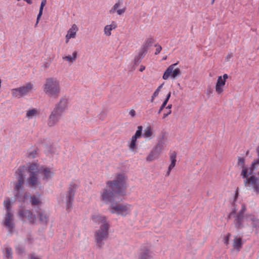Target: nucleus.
<instances>
[{
	"instance_id": "680f3d73",
	"label": "nucleus",
	"mask_w": 259,
	"mask_h": 259,
	"mask_svg": "<svg viewBox=\"0 0 259 259\" xmlns=\"http://www.w3.org/2000/svg\"><path fill=\"white\" fill-rule=\"evenodd\" d=\"M258 175H259V172H258Z\"/></svg>"
},
{
	"instance_id": "f257e3e1",
	"label": "nucleus",
	"mask_w": 259,
	"mask_h": 259,
	"mask_svg": "<svg viewBox=\"0 0 259 259\" xmlns=\"http://www.w3.org/2000/svg\"><path fill=\"white\" fill-rule=\"evenodd\" d=\"M126 187L124 176L118 175L116 180L108 182L107 187L101 192V201L110 206L115 204L117 194L124 195Z\"/></svg>"
},
{
	"instance_id": "aec40b11",
	"label": "nucleus",
	"mask_w": 259,
	"mask_h": 259,
	"mask_svg": "<svg viewBox=\"0 0 259 259\" xmlns=\"http://www.w3.org/2000/svg\"><path fill=\"white\" fill-rule=\"evenodd\" d=\"M92 220L94 222L101 225H104L105 223H108L106 217L98 212L94 213L92 214Z\"/></svg>"
},
{
	"instance_id": "f8f14e48",
	"label": "nucleus",
	"mask_w": 259,
	"mask_h": 259,
	"mask_svg": "<svg viewBox=\"0 0 259 259\" xmlns=\"http://www.w3.org/2000/svg\"><path fill=\"white\" fill-rule=\"evenodd\" d=\"M78 187V185L74 183H71L69 188L68 194L66 197V209H69L73 201L75 191Z\"/></svg>"
},
{
	"instance_id": "39448f33",
	"label": "nucleus",
	"mask_w": 259,
	"mask_h": 259,
	"mask_svg": "<svg viewBox=\"0 0 259 259\" xmlns=\"http://www.w3.org/2000/svg\"><path fill=\"white\" fill-rule=\"evenodd\" d=\"M29 178L28 180V184L32 187L36 188L40 185L39 175L38 166L36 163L30 164L28 167Z\"/></svg>"
},
{
	"instance_id": "423d86ee",
	"label": "nucleus",
	"mask_w": 259,
	"mask_h": 259,
	"mask_svg": "<svg viewBox=\"0 0 259 259\" xmlns=\"http://www.w3.org/2000/svg\"><path fill=\"white\" fill-rule=\"evenodd\" d=\"M110 211L112 213H116L122 217L130 215L133 206L129 204H112L110 206Z\"/></svg>"
},
{
	"instance_id": "72a5a7b5",
	"label": "nucleus",
	"mask_w": 259,
	"mask_h": 259,
	"mask_svg": "<svg viewBox=\"0 0 259 259\" xmlns=\"http://www.w3.org/2000/svg\"><path fill=\"white\" fill-rule=\"evenodd\" d=\"M12 202L9 198H7L4 202V207L6 210V212H11V205Z\"/></svg>"
},
{
	"instance_id": "58836bf2",
	"label": "nucleus",
	"mask_w": 259,
	"mask_h": 259,
	"mask_svg": "<svg viewBox=\"0 0 259 259\" xmlns=\"http://www.w3.org/2000/svg\"><path fill=\"white\" fill-rule=\"evenodd\" d=\"M46 4H47V0H42V1L41 2L40 7L39 8V12H43L44 8L46 6Z\"/></svg>"
},
{
	"instance_id": "de8ad7c7",
	"label": "nucleus",
	"mask_w": 259,
	"mask_h": 259,
	"mask_svg": "<svg viewBox=\"0 0 259 259\" xmlns=\"http://www.w3.org/2000/svg\"><path fill=\"white\" fill-rule=\"evenodd\" d=\"M233 55L232 53L229 54L226 57V60L227 61H230V60L233 57Z\"/></svg>"
},
{
	"instance_id": "a211bd4d",
	"label": "nucleus",
	"mask_w": 259,
	"mask_h": 259,
	"mask_svg": "<svg viewBox=\"0 0 259 259\" xmlns=\"http://www.w3.org/2000/svg\"><path fill=\"white\" fill-rule=\"evenodd\" d=\"M78 30V28L76 24H74L71 26V27L68 30L65 36V42L66 44L69 42L70 39L75 38L76 37Z\"/></svg>"
},
{
	"instance_id": "4d7b16f0",
	"label": "nucleus",
	"mask_w": 259,
	"mask_h": 259,
	"mask_svg": "<svg viewBox=\"0 0 259 259\" xmlns=\"http://www.w3.org/2000/svg\"><path fill=\"white\" fill-rule=\"evenodd\" d=\"M171 169H169V167H168V171L167 172V175L168 176L171 171Z\"/></svg>"
},
{
	"instance_id": "9b49d317",
	"label": "nucleus",
	"mask_w": 259,
	"mask_h": 259,
	"mask_svg": "<svg viewBox=\"0 0 259 259\" xmlns=\"http://www.w3.org/2000/svg\"><path fill=\"white\" fill-rule=\"evenodd\" d=\"M142 129V126H139L135 134L128 141V147L131 151L134 152L137 149V139L141 137Z\"/></svg>"
},
{
	"instance_id": "4468645a",
	"label": "nucleus",
	"mask_w": 259,
	"mask_h": 259,
	"mask_svg": "<svg viewBox=\"0 0 259 259\" xmlns=\"http://www.w3.org/2000/svg\"><path fill=\"white\" fill-rule=\"evenodd\" d=\"M19 216L24 221L33 224L35 222L36 218L35 215L29 210L21 209L19 212Z\"/></svg>"
},
{
	"instance_id": "a18cd8bd",
	"label": "nucleus",
	"mask_w": 259,
	"mask_h": 259,
	"mask_svg": "<svg viewBox=\"0 0 259 259\" xmlns=\"http://www.w3.org/2000/svg\"><path fill=\"white\" fill-rule=\"evenodd\" d=\"M156 52L155 53V54L157 55V54H159L160 52V51L162 50V48L159 45H156Z\"/></svg>"
},
{
	"instance_id": "2f4dec72",
	"label": "nucleus",
	"mask_w": 259,
	"mask_h": 259,
	"mask_svg": "<svg viewBox=\"0 0 259 259\" xmlns=\"http://www.w3.org/2000/svg\"><path fill=\"white\" fill-rule=\"evenodd\" d=\"M147 50L145 49L142 48L141 50L139 53V55L137 57L135 58V62L137 63H139L141 61V59L144 57L145 55Z\"/></svg>"
},
{
	"instance_id": "7c9ffc66",
	"label": "nucleus",
	"mask_w": 259,
	"mask_h": 259,
	"mask_svg": "<svg viewBox=\"0 0 259 259\" xmlns=\"http://www.w3.org/2000/svg\"><path fill=\"white\" fill-rule=\"evenodd\" d=\"M177 154L175 152H173L170 156V164L169 166V169H172L176 165Z\"/></svg>"
},
{
	"instance_id": "bb28decb",
	"label": "nucleus",
	"mask_w": 259,
	"mask_h": 259,
	"mask_svg": "<svg viewBox=\"0 0 259 259\" xmlns=\"http://www.w3.org/2000/svg\"><path fill=\"white\" fill-rule=\"evenodd\" d=\"M152 254L148 250H144L141 253L139 259H152Z\"/></svg>"
},
{
	"instance_id": "8fccbe9b",
	"label": "nucleus",
	"mask_w": 259,
	"mask_h": 259,
	"mask_svg": "<svg viewBox=\"0 0 259 259\" xmlns=\"http://www.w3.org/2000/svg\"><path fill=\"white\" fill-rule=\"evenodd\" d=\"M237 209L234 207L233 210L230 213L229 217H231L236 213Z\"/></svg>"
},
{
	"instance_id": "c756f323",
	"label": "nucleus",
	"mask_w": 259,
	"mask_h": 259,
	"mask_svg": "<svg viewBox=\"0 0 259 259\" xmlns=\"http://www.w3.org/2000/svg\"><path fill=\"white\" fill-rule=\"evenodd\" d=\"M154 39L152 37H149L145 40L144 44L143 45L142 48L148 50L149 48L152 45Z\"/></svg>"
},
{
	"instance_id": "9d476101",
	"label": "nucleus",
	"mask_w": 259,
	"mask_h": 259,
	"mask_svg": "<svg viewBox=\"0 0 259 259\" xmlns=\"http://www.w3.org/2000/svg\"><path fill=\"white\" fill-rule=\"evenodd\" d=\"M178 63L170 65L168 67L164 72L162 78L164 80L167 79L169 77L175 79L181 74L180 70L179 68H176L175 66Z\"/></svg>"
},
{
	"instance_id": "e433bc0d",
	"label": "nucleus",
	"mask_w": 259,
	"mask_h": 259,
	"mask_svg": "<svg viewBox=\"0 0 259 259\" xmlns=\"http://www.w3.org/2000/svg\"><path fill=\"white\" fill-rule=\"evenodd\" d=\"M37 155V151L35 149L30 150L28 153V156L30 158H33Z\"/></svg>"
},
{
	"instance_id": "c9c22d12",
	"label": "nucleus",
	"mask_w": 259,
	"mask_h": 259,
	"mask_svg": "<svg viewBox=\"0 0 259 259\" xmlns=\"http://www.w3.org/2000/svg\"><path fill=\"white\" fill-rule=\"evenodd\" d=\"M39 220L42 223L46 224L48 222V216L47 215V214L40 213L39 214Z\"/></svg>"
},
{
	"instance_id": "cd10ccee",
	"label": "nucleus",
	"mask_w": 259,
	"mask_h": 259,
	"mask_svg": "<svg viewBox=\"0 0 259 259\" xmlns=\"http://www.w3.org/2000/svg\"><path fill=\"white\" fill-rule=\"evenodd\" d=\"M158 156L159 155L154 150H153L146 157V160L148 162H151L157 159Z\"/></svg>"
},
{
	"instance_id": "5fc2aeb1",
	"label": "nucleus",
	"mask_w": 259,
	"mask_h": 259,
	"mask_svg": "<svg viewBox=\"0 0 259 259\" xmlns=\"http://www.w3.org/2000/svg\"><path fill=\"white\" fill-rule=\"evenodd\" d=\"M145 67L143 66H141L140 68V71L142 72L144 70H145Z\"/></svg>"
},
{
	"instance_id": "c03bdc74",
	"label": "nucleus",
	"mask_w": 259,
	"mask_h": 259,
	"mask_svg": "<svg viewBox=\"0 0 259 259\" xmlns=\"http://www.w3.org/2000/svg\"><path fill=\"white\" fill-rule=\"evenodd\" d=\"M121 4V2L120 1H118L116 3L114 4V5L113 6V7H114L116 9H120L119 7Z\"/></svg>"
},
{
	"instance_id": "3c124183",
	"label": "nucleus",
	"mask_w": 259,
	"mask_h": 259,
	"mask_svg": "<svg viewBox=\"0 0 259 259\" xmlns=\"http://www.w3.org/2000/svg\"><path fill=\"white\" fill-rule=\"evenodd\" d=\"M230 237V235L229 234H228L227 235L225 241V243L226 244H228L229 243V240Z\"/></svg>"
},
{
	"instance_id": "49530a36",
	"label": "nucleus",
	"mask_w": 259,
	"mask_h": 259,
	"mask_svg": "<svg viewBox=\"0 0 259 259\" xmlns=\"http://www.w3.org/2000/svg\"><path fill=\"white\" fill-rule=\"evenodd\" d=\"M42 15V12H39L38 14L37 17L36 23L35 25H36L37 24V23H38L40 17H41Z\"/></svg>"
},
{
	"instance_id": "6e6552de",
	"label": "nucleus",
	"mask_w": 259,
	"mask_h": 259,
	"mask_svg": "<svg viewBox=\"0 0 259 259\" xmlns=\"http://www.w3.org/2000/svg\"><path fill=\"white\" fill-rule=\"evenodd\" d=\"M34 85L30 82L11 90V94L13 97L19 98L28 95L34 90Z\"/></svg>"
},
{
	"instance_id": "37998d69",
	"label": "nucleus",
	"mask_w": 259,
	"mask_h": 259,
	"mask_svg": "<svg viewBox=\"0 0 259 259\" xmlns=\"http://www.w3.org/2000/svg\"><path fill=\"white\" fill-rule=\"evenodd\" d=\"M167 102L164 101L162 103V104L161 105V107H160V109H159V111H158V114H160L161 111H162V110L164 109V108L165 107L166 104H167Z\"/></svg>"
},
{
	"instance_id": "f704fd0d",
	"label": "nucleus",
	"mask_w": 259,
	"mask_h": 259,
	"mask_svg": "<svg viewBox=\"0 0 259 259\" xmlns=\"http://www.w3.org/2000/svg\"><path fill=\"white\" fill-rule=\"evenodd\" d=\"M164 145L162 143H158L153 149L159 155L163 149Z\"/></svg>"
},
{
	"instance_id": "09e8293b",
	"label": "nucleus",
	"mask_w": 259,
	"mask_h": 259,
	"mask_svg": "<svg viewBox=\"0 0 259 259\" xmlns=\"http://www.w3.org/2000/svg\"><path fill=\"white\" fill-rule=\"evenodd\" d=\"M129 114L132 117H134L136 115V112L134 109H132L130 110Z\"/></svg>"
},
{
	"instance_id": "f3484780",
	"label": "nucleus",
	"mask_w": 259,
	"mask_h": 259,
	"mask_svg": "<svg viewBox=\"0 0 259 259\" xmlns=\"http://www.w3.org/2000/svg\"><path fill=\"white\" fill-rule=\"evenodd\" d=\"M67 100L65 98H61L53 111L61 116L65 111L67 107Z\"/></svg>"
},
{
	"instance_id": "5701e85b",
	"label": "nucleus",
	"mask_w": 259,
	"mask_h": 259,
	"mask_svg": "<svg viewBox=\"0 0 259 259\" xmlns=\"http://www.w3.org/2000/svg\"><path fill=\"white\" fill-rule=\"evenodd\" d=\"M143 136L146 139L149 140L151 139L154 137L152 128L150 126L147 127L144 131Z\"/></svg>"
},
{
	"instance_id": "a878e982",
	"label": "nucleus",
	"mask_w": 259,
	"mask_h": 259,
	"mask_svg": "<svg viewBox=\"0 0 259 259\" xmlns=\"http://www.w3.org/2000/svg\"><path fill=\"white\" fill-rule=\"evenodd\" d=\"M126 11V8L123 7L121 8V9H116L114 7L112 6V7L110 9V10L109 11V13L110 14H113L115 12H116L117 14L118 15H123Z\"/></svg>"
},
{
	"instance_id": "f03ea898",
	"label": "nucleus",
	"mask_w": 259,
	"mask_h": 259,
	"mask_svg": "<svg viewBox=\"0 0 259 259\" xmlns=\"http://www.w3.org/2000/svg\"><path fill=\"white\" fill-rule=\"evenodd\" d=\"M241 210L235 217L234 225L237 229L245 228L249 232H252L259 227L258 220L253 215H244L245 207L241 204Z\"/></svg>"
},
{
	"instance_id": "ddd939ff",
	"label": "nucleus",
	"mask_w": 259,
	"mask_h": 259,
	"mask_svg": "<svg viewBox=\"0 0 259 259\" xmlns=\"http://www.w3.org/2000/svg\"><path fill=\"white\" fill-rule=\"evenodd\" d=\"M3 224L10 233L13 232L15 228V224L14 215L11 212H6L4 218Z\"/></svg>"
},
{
	"instance_id": "b1692460",
	"label": "nucleus",
	"mask_w": 259,
	"mask_h": 259,
	"mask_svg": "<svg viewBox=\"0 0 259 259\" xmlns=\"http://www.w3.org/2000/svg\"><path fill=\"white\" fill-rule=\"evenodd\" d=\"M77 57V52L74 51L72 53V55H66L63 57V60L66 61L69 63H72L74 62Z\"/></svg>"
},
{
	"instance_id": "1a4fd4ad",
	"label": "nucleus",
	"mask_w": 259,
	"mask_h": 259,
	"mask_svg": "<svg viewBox=\"0 0 259 259\" xmlns=\"http://www.w3.org/2000/svg\"><path fill=\"white\" fill-rule=\"evenodd\" d=\"M15 175L18 181L15 186V190L16 191L15 194V198L16 199H18L19 197L20 191L22 190L25 178V176L23 172V170L21 167H19L16 171Z\"/></svg>"
},
{
	"instance_id": "bf43d9fd",
	"label": "nucleus",
	"mask_w": 259,
	"mask_h": 259,
	"mask_svg": "<svg viewBox=\"0 0 259 259\" xmlns=\"http://www.w3.org/2000/svg\"><path fill=\"white\" fill-rule=\"evenodd\" d=\"M166 59V57H164L163 59L165 60Z\"/></svg>"
},
{
	"instance_id": "864d4df0",
	"label": "nucleus",
	"mask_w": 259,
	"mask_h": 259,
	"mask_svg": "<svg viewBox=\"0 0 259 259\" xmlns=\"http://www.w3.org/2000/svg\"><path fill=\"white\" fill-rule=\"evenodd\" d=\"M257 153H258V159L255 162H254L253 163H255V165L256 164H259V147H258V148L257 150Z\"/></svg>"
},
{
	"instance_id": "0eeeda50",
	"label": "nucleus",
	"mask_w": 259,
	"mask_h": 259,
	"mask_svg": "<svg viewBox=\"0 0 259 259\" xmlns=\"http://www.w3.org/2000/svg\"><path fill=\"white\" fill-rule=\"evenodd\" d=\"M109 228L108 223L100 225V228L96 231L95 235L97 245L101 247L104 244V241L108 237V231Z\"/></svg>"
},
{
	"instance_id": "4c0bfd02",
	"label": "nucleus",
	"mask_w": 259,
	"mask_h": 259,
	"mask_svg": "<svg viewBox=\"0 0 259 259\" xmlns=\"http://www.w3.org/2000/svg\"><path fill=\"white\" fill-rule=\"evenodd\" d=\"M171 107H172L171 104L168 105L166 107V109H168V111L167 113L163 114V118H165L166 117H167L168 115H169L171 113V111L170 109H171Z\"/></svg>"
},
{
	"instance_id": "20e7f679",
	"label": "nucleus",
	"mask_w": 259,
	"mask_h": 259,
	"mask_svg": "<svg viewBox=\"0 0 259 259\" xmlns=\"http://www.w3.org/2000/svg\"><path fill=\"white\" fill-rule=\"evenodd\" d=\"M43 91L48 96L57 98L60 92L59 81L54 77L47 78L43 85Z\"/></svg>"
},
{
	"instance_id": "4be33fe9",
	"label": "nucleus",
	"mask_w": 259,
	"mask_h": 259,
	"mask_svg": "<svg viewBox=\"0 0 259 259\" xmlns=\"http://www.w3.org/2000/svg\"><path fill=\"white\" fill-rule=\"evenodd\" d=\"M39 114V111L37 109H30L26 112V117L28 119H30L36 117Z\"/></svg>"
},
{
	"instance_id": "2eb2a0df",
	"label": "nucleus",
	"mask_w": 259,
	"mask_h": 259,
	"mask_svg": "<svg viewBox=\"0 0 259 259\" xmlns=\"http://www.w3.org/2000/svg\"><path fill=\"white\" fill-rule=\"evenodd\" d=\"M228 78V75L227 74H224L223 76L218 77L215 87V92L217 94H221L223 93L226 80Z\"/></svg>"
},
{
	"instance_id": "412c9836",
	"label": "nucleus",
	"mask_w": 259,
	"mask_h": 259,
	"mask_svg": "<svg viewBox=\"0 0 259 259\" xmlns=\"http://www.w3.org/2000/svg\"><path fill=\"white\" fill-rule=\"evenodd\" d=\"M117 27V23L112 21L110 24L106 25L103 29L104 34L106 36H110L111 35V31Z\"/></svg>"
},
{
	"instance_id": "a19ab883",
	"label": "nucleus",
	"mask_w": 259,
	"mask_h": 259,
	"mask_svg": "<svg viewBox=\"0 0 259 259\" xmlns=\"http://www.w3.org/2000/svg\"><path fill=\"white\" fill-rule=\"evenodd\" d=\"M29 259H41V258L38 255L35 254H31L28 257Z\"/></svg>"
},
{
	"instance_id": "6ab92c4d",
	"label": "nucleus",
	"mask_w": 259,
	"mask_h": 259,
	"mask_svg": "<svg viewBox=\"0 0 259 259\" xmlns=\"http://www.w3.org/2000/svg\"><path fill=\"white\" fill-rule=\"evenodd\" d=\"M61 115L52 111L48 120V124L49 126H55L59 122Z\"/></svg>"
},
{
	"instance_id": "7ed1b4c3",
	"label": "nucleus",
	"mask_w": 259,
	"mask_h": 259,
	"mask_svg": "<svg viewBox=\"0 0 259 259\" xmlns=\"http://www.w3.org/2000/svg\"><path fill=\"white\" fill-rule=\"evenodd\" d=\"M255 168V163H252L251 166L248 168L243 167L242 170L241 176L245 179L244 183L245 187L248 190H252L256 194H259V181L257 178L254 176H251Z\"/></svg>"
},
{
	"instance_id": "dca6fc26",
	"label": "nucleus",
	"mask_w": 259,
	"mask_h": 259,
	"mask_svg": "<svg viewBox=\"0 0 259 259\" xmlns=\"http://www.w3.org/2000/svg\"><path fill=\"white\" fill-rule=\"evenodd\" d=\"M37 166H38L39 175L40 177H42L44 180L47 181L52 178L54 172L51 168L41 166L38 164Z\"/></svg>"
},
{
	"instance_id": "6e6d98bb",
	"label": "nucleus",
	"mask_w": 259,
	"mask_h": 259,
	"mask_svg": "<svg viewBox=\"0 0 259 259\" xmlns=\"http://www.w3.org/2000/svg\"><path fill=\"white\" fill-rule=\"evenodd\" d=\"M157 96H154V94H153L152 97H151V102H153L154 100V98L155 97H156Z\"/></svg>"
},
{
	"instance_id": "ea45409f",
	"label": "nucleus",
	"mask_w": 259,
	"mask_h": 259,
	"mask_svg": "<svg viewBox=\"0 0 259 259\" xmlns=\"http://www.w3.org/2000/svg\"><path fill=\"white\" fill-rule=\"evenodd\" d=\"M163 84H161L160 85H159L157 89L156 90V91L154 93V96H158L161 89L162 88Z\"/></svg>"
},
{
	"instance_id": "c85d7f7f",
	"label": "nucleus",
	"mask_w": 259,
	"mask_h": 259,
	"mask_svg": "<svg viewBox=\"0 0 259 259\" xmlns=\"http://www.w3.org/2000/svg\"><path fill=\"white\" fill-rule=\"evenodd\" d=\"M242 243V240L241 238H239L236 237L233 241V247L235 249H237V250H239V249L241 247Z\"/></svg>"
},
{
	"instance_id": "393cba45",
	"label": "nucleus",
	"mask_w": 259,
	"mask_h": 259,
	"mask_svg": "<svg viewBox=\"0 0 259 259\" xmlns=\"http://www.w3.org/2000/svg\"><path fill=\"white\" fill-rule=\"evenodd\" d=\"M30 202L33 205H39L42 203L40 195L33 196L30 198Z\"/></svg>"
},
{
	"instance_id": "603ef678",
	"label": "nucleus",
	"mask_w": 259,
	"mask_h": 259,
	"mask_svg": "<svg viewBox=\"0 0 259 259\" xmlns=\"http://www.w3.org/2000/svg\"><path fill=\"white\" fill-rule=\"evenodd\" d=\"M170 95H171V93L170 92H169L168 94H167V96H166V99H165V100L164 101L166 102H168L170 97Z\"/></svg>"
},
{
	"instance_id": "052dcab7",
	"label": "nucleus",
	"mask_w": 259,
	"mask_h": 259,
	"mask_svg": "<svg viewBox=\"0 0 259 259\" xmlns=\"http://www.w3.org/2000/svg\"><path fill=\"white\" fill-rule=\"evenodd\" d=\"M214 0H212V3H213V2H214Z\"/></svg>"
},
{
	"instance_id": "13d9d810",
	"label": "nucleus",
	"mask_w": 259,
	"mask_h": 259,
	"mask_svg": "<svg viewBox=\"0 0 259 259\" xmlns=\"http://www.w3.org/2000/svg\"><path fill=\"white\" fill-rule=\"evenodd\" d=\"M238 194V192H237V191H236V194H235V197H236V198L237 197Z\"/></svg>"
},
{
	"instance_id": "473e14b6",
	"label": "nucleus",
	"mask_w": 259,
	"mask_h": 259,
	"mask_svg": "<svg viewBox=\"0 0 259 259\" xmlns=\"http://www.w3.org/2000/svg\"><path fill=\"white\" fill-rule=\"evenodd\" d=\"M5 257L7 259H11L12 258V249L8 246H6L5 248V250L4 251Z\"/></svg>"
},
{
	"instance_id": "79ce46f5",
	"label": "nucleus",
	"mask_w": 259,
	"mask_h": 259,
	"mask_svg": "<svg viewBox=\"0 0 259 259\" xmlns=\"http://www.w3.org/2000/svg\"><path fill=\"white\" fill-rule=\"evenodd\" d=\"M244 163V159L243 158H239L238 159V164L239 165H242L243 166L242 168L243 167H245V166H243Z\"/></svg>"
}]
</instances>
